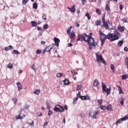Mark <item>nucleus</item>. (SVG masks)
Returning a JSON list of instances; mask_svg holds the SVG:
<instances>
[{
  "instance_id": "nucleus-1",
  "label": "nucleus",
  "mask_w": 128,
  "mask_h": 128,
  "mask_svg": "<svg viewBox=\"0 0 128 128\" xmlns=\"http://www.w3.org/2000/svg\"><path fill=\"white\" fill-rule=\"evenodd\" d=\"M100 38L101 42V46H104V42H106V39L110 40L111 42H114V40H118L120 38V34L118 32H116V33L109 34L107 36L102 33L100 30L99 31Z\"/></svg>"
},
{
  "instance_id": "nucleus-2",
  "label": "nucleus",
  "mask_w": 128,
  "mask_h": 128,
  "mask_svg": "<svg viewBox=\"0 0 128 128\" xmlns=\"http://www.w3.org/2000/svg\"><path fill=\"white\" fill-rule=\"evenodd\" d=\"M86 42H88L89 46L88 48L90 50H92V46H96V44H98V43L96 42H94V38L92 36H86Z\"/></svg>"
},
{
  "instance_id": "nucleus-3",
  "label": "nucleus",
  "mask_w": 128,
  "mask_h": 128,
  "mask_svg": "<svg viewBox=\"0 0 128 128\" xmlns=\"http://www.w3.org/2000/svg\"><path fill=\"white\" fill-rule=\"evenodd\" d=\"M96 59L97 62H101L104 64L105 66H106V60L102 58V56L100 54V52H96Z\"/></svg>"
},
{
  "instance_id": "nucleus-4",
  "label": "nucleus",
  "mask_w": 128,
  "mask_h": 128,
  "mask_svg": "<svg viewBox=\"0 0 128 128\" xmlns=\"http://www.w3.org/2000/svg\"><path fill=\"white\" fill-rule=\"evenodd\" d=\"M102 92L104 93L106 92V96H108V95L110 94V90H111L110 88H106V86L104 82H102Z\"/></svg>"
},
{
  "instance_id": "nucleus-5",
  "label": "nucleus",
  "mask_w": 128,
  "mask_h": 128,
  "mask_svg": "<svg viewBox=\"0 0 128 128\" xmlns=\"http://www.w3.org/2000/svg\"><path fill=\"white\" fill-rule=\"evenodd\" d=\"M54 46V44H52L51 45H49L46 47L42 52V54H44L46 52H50V51L52 50Z\"/></svg>"
},
{
  "instance_id": "nucleus-6",
  "label": "nucleus",
  "mask_w": 128,
  "mask_h": 128,
  "mask_svg": "<svg viewBox=\"0 0 128 128\" xmlns=\"http://www.w3.org/2000/svg\"><path fill=\"white\" fill-rule=\"evenodd\" d=\"M106 14L102 16V22H103V26L105 28L106 30H108V24H110V21H106Z\"/></svg>"
},
{
  "instance_id": "nucleus-7",
  "label": "nucleus",
  "mask_w": 128,
  "mask_h": 128,
  "mask_svg": "<svg viewBox=\"0 0 128 128\" xmlns=\"http://www.w3.org/2000/svg\"><path fill=\"white\" fill-rule=\"evenodd\" d=\"M86 34H84V36L82 34H78V38L76 39V41L80 40V42H86Z\"/></svg>"
},
{
  "instance_id": "nucleus-8",
  "label": "nucleus",
  "mask_w": 128,
  "mask_h": 128,
  "mask_svg": "<svg viewBox=\"0 0 128 128\" xmlns=\"http://www.w3.org/2000/svg\"><path fill=\"white\" fill-rule=\"evenodd\" d=\"M128 120V114H127L126 116H125L123 118H121L118 119L116 122V124L118 126V124H122V122H124V120Z\"/></svg>"
},
{
  "instance_id": "nucleus-9",
  "label": "nucleus",
  "mask_w": 128,
  "mask_h": 128,
  "mask_svg": "<svg viewBox=\"0 0 128 128\" xmlns=\"http://www.w3.org/2000/svg\"><path fill=\"white\" fill-rule=\"evenodd\" d=\"M100 111H94L92 112L89 113L90 116H92V118H96V116H98V114H99Z\"/></svg>"
},
{
  "instance_id": "nucleus-10",
  "label": "nucleus",
  "mask_w": 128,
  "mask_h": 128,
  "mask_svg": "<svg viewBox=\"0 0 128 128\" xmlns=\"http://www.w3.org/2000/svg\"><path fill=\"white\" fill-rule=\"evenodd\" d=\"M68 8L70 12H72V14H74V12H76V6H71V8L68 7Z\"/></svg>"
},
{
  "instance_id": "nucleus-11",
  "label": "nucleus",
  "mask_w": 128,
  "mask_h": 128,
  "mask_svg": "<svg viewBox=\"0 0 128 128\" xmlns=\"http://www.w3.org/2000/svg\"><path fill=\"white\" fill-rule=\"evenodd\" d=\"M16 84L18 88V92H20V90H22V83L18 82L16 83Z\"/></svg>"
},
{
  "instance_id": "nucleus-12",
  "label": "nucleus",
  "mask_w": 128,
  "mask_h": 128,
  "mask_svg": "<svg viewBox=\"0 0 128 128\" xmlns=\"http://www.w3.org/2000/svg\"><path fill=\"white\" fill-rule=\"evenodd\" d=\"M70 40H76V34L74 33V32L70 33Z\"/></svg>"
},
{
  "instance_id": "nucleus-13",
  "label": "nucleus",
  "mask_w": 128,
  "mask_h": 128,
  "mask_svg": "<svg viewBox=\"0 0 128 128\" xmlns=\"http://www.w3.org/2000/svg\"><path fill=\"white\" fill-rule=\"evenodd\" d=\"M80 98L82 100H90V98L88 96V95H86V96H81Z\"/></svg>"
},
{
  "instance_id": "nucleus-14",
  "label": "nucleus",
  "mask_w": 128,
  "mask_h": 128,
  "mask_svg": "<svg viewBox=\"0 0 128 128\" xmlns=\"http://www.w3.org/2000/svg\"><path fill=\"white\" fill-rule=\"evenodd\" d=\"M70 84V80L66 78L64 80H62V82H60V84H66L68 85Z\"/></svg>"
},
{
  "instance_id": "nucleus-15",
  "label": "nucleus",
  "mask_w": 128,
  "mask_h": 128,
  "mask_svg": "<svg viewBox=\"0 0 128 128\" xmlns=\"http://www.w3.org/2000/svg\"><path fill=\"white\" fill-rule=\"evenodd\" d=\"M54 42L56 44V46H60V39H58V38H54Z\"/></svg>"
},
{
  "instance_id": "nucleus-16",
  "label": "nucleus",
  "mask_w": 128,
  "mask_h": 128,
  "mask_svg": "<svg viewBox=\"0 0 128 128\" xmlns=\"http://www.w3.org/2000/svg\"><path fill=\"white\" fill-rule=\"evenodd\" d=\"M20 114H20L16 116V120H22L24 118V116H24H24H20Z\"/></svg>"
},
{
  "instance_id": "nucleus-17",
  "label": "nucleus",
  "mask_w": 128,
  "mask_h": 128,
  "mask_svg": "<svg viewBox=\"0 0 128 128\" xmlns=\"http://www.w3.org/2000/svg\"><path fill=\"white\" fill-rule=\"evenodd\" d=\"M117 88H118V90H119V94H123L124 92H122V87L118 86H116Z\"/></svg>"
},
{
  "instance_id": "nucleus-18",
  "label": "nucleus",
  "mask_w": 128,
  "mask_h": 128,
  "mask_svg": "<svg viewBox=\"0 0 128 128\" xmlns=\"http://www.w3.org/2000/svg\"><path fill=\"white\" fill-rule=\"evenodd\" d=\"M98 86V80H95L93 83V86L95 88Z\"/></svg>"
},
{
  "instance_id": "nucleus-19",
  "label": "nucleus",
  "mask_w": 128,
  "mask_h": 128,
  "mask_svg": "<svg viewBox=\"0 0 128 128\" xmlns=\"http://www.w3.org/2000/svg\"><path fill=\"white\" fill-rule=\"evenodd\" d=\"M122 44H124V39H122V40H120L118 42V48H120V46H122Z\"/></svg>"
},
{
  "instance_id": "nucleus-20",
  "label": "nucleus",
  "mask_w": 128,
  "mask_h": 128,
  "mask_svg": "<svg viewBox=\"0 0 128 128\" xmlns=\"http://www.w3.org/2000/svg\"><path fill=\"white\" fill-rule=\"evenodd\" d=\"M118 30L120 32H124V27L120 26L118 27Z\"/></svg>"
},
{
  "instance_id": "nucleus-21",
  "label": "nucleus",
  "mask_w": 128,
  "mask_h": 128,
  "mask_svg": "<svg viewBox=\"0 0 128 128\" xmlns=\"http://www.w3.org/2000/svg\"><path fill=\"white\" fill-rule=\"evenodd\" d=\"M12 46L10 45L8 46L5 47L4 50L6 52H8L10 50H12Z\"/></svg>"
},
{
  "instance_id": "nucleus-22",
  "label": "nucleus",
  "mask_w": 128,
  "mask_h": 128,
  "mask_svg": "<svg viewBox=\"0 0 128 128\" xmlns=\"http://www.w3.org/2000/svg\"><path fill=\"white\" fill-rule=\"evenodd\" d=\"M106 110H109V112H112V104L108 105L106 108Z\"/></svg>"
},
{
  "instance_id": "nucleus-23",
  "label": "nucleus",
  "mask_w": 128,
  "mask_h": 128,
  "mask_svg": "<svg viewBox=\"0 0 128 128\" xmlns=\"http://www.w3.org/2000/svg\"><path fill=\"white\" fill-rule=\"evenodd\" d=\"M110 68L113 73H114L116 72V69L114 68V66L113 64H110Z\"/></svg>"
},
{
  "instance_id": "nucleus-24",
  "label": "nucleus",
  "mask_w": 128,
  "mask_h": 128,
  "mask_svg": "<svg viewBox=\"0 0 128 128\" xmlns=\"http://www.w3.org/2000/svg\"><path fill=\"white\" fill-rule=\"evenodd\" d=\"M105 10L106 12H110V8L108 4H106Z\"/></svg>"
},
{
  "instance_id": "nucleus-25",
  "label": "nucleus",
  "mask_w": 128,
  "mask_h": 128,
  "mask_svg": "<svg viewBox=\"0 0 128 128\" xmlns=\"http://www.w3.org/2000/svg\"><path fill=\"white\" fill-rule=\"evenodd\" d=\"M100 24H102V22L100 20H97L95 22V24L97 26H100Z\"/></svg>"
},
{
  "instance_id": "nucleus-26",
  "label": "nucleus",
  "mask_w": 128,
  "mask_h": 128,
  "mask_svg": "<svg viewBox=\"0 0 128 128\" xmlns=\"http://www.w3.org/2000/svg\"><path fill=\"white\" fill-rule=\"evenodd\" d=\"M34 10H38V4H36V2H34L33 4V6H32Z\"/></svg>"
},
{
  "instance_id": "nucleus-27",
  "label": "nucleus",
  "mask_w": 128,
  "mask_h": 128,
  "mask_svg": "<svg viewBox=\"0 0 128 128\" xmlns=\"http://www.w3.org/2000/svg\"><path fill=\"white\" fill-rule=\"evenodd\" d=\"M119 100H120V102L121 106H123L124 102V98H120Z\"/></svg>"
},
{
  "instance_id": "nucleus-28",
  "label": "nucleus",
  "mask_w": 128,
  "mask_h": 128,
  "mask_svg": "<svg viewBox=\"0 0 128 128\" xmlns=\"http://www.w3.org/2000/svg\"><path fill=\"white\" fill-rule=\"evenodd\" d=\"M12 102H14V104H16V103L18 102V98H14L12 99Z\"/></svg>"
},
{
  "instance_id": "nucleus-29",
  "label": "nucleus",
  "mask_w": 128,
  "mask_h": 128,
  "mask_svg": "<svg viewBox=\"0 0 128 128\" xmlns=\"http://www.w3.org/2000/svg\"><path fill=\"white\" fill-rule=\"evenodd\" d=\"M54 112H60V108L56 106L54 108Z\"/></svg>"
},
{
  "instance_id": "nucleus-30",
  "label": "nucleus",
  "mask_w": 128,
  "mask_h": 128,
  "mask_svg": "<svg viewBox=\"0 0 128 128\" xmlns=\"http://www.w3.org/2000/svg\"><path fill=\"white\" fill-rule=\"evenodd\" d=\"M60 106V112H64V106Z\"/></svg>"
},
{
  "instance_id": "nucleus-31",
  "label": "nucleus",
  "mask_w": 128,
  "mask_h": 128,
  "mask_svg": "<svg viewBox=\"0 0 128 128\" xmlns=\"http://www.w3.org/2000/svg\"><path fill=\"white\" fill-rule=\"evenodd\" d=\"M86 16L88 18V20H90L92 18V16L88 12L86 13Z\"/></svg>"
},
{
  "instance_id": "nucleus-32",
  "label": "nucleus",
  "mask_w": 128,
  "mask_h": 128,
  "mask_svg": "<svg viewBox=\"0 0 128 128\" xmlns=\"http://www.w3.org/2000/svg\"><path fill=\"white\" fill-rule=\"evenodd\" d=\"M31 24H32V26L33 27L36 26L38 24V23H36V22L34 21L31 22Z\"/></svg>"
},
{
  "instance_id": "nucleus-33",
  "label": "nucleus",
  "mask_w": 128,
  "mask_h": 128,
  "mask_svg": "<svg viewBox=\"0 0 128 128\" xmlns=\"http://www.w3.org/2000/svg\"><path fill=\"white\" fill-rule=\"evenodd\" d=\"M128 78V74H123L122 76V80H126Z\"/></svg>"
},
{
  "instance_id": "nucleus-34",
  "label": "nucleus",
  "mask_w": 128,
  "mask_h": 128,
  "mask_svg": "<svg viewBox=\"0 0 128 128\" xmlns=\"http://www.w3.org/2000/svg\"><path fill=\"white\" fill-rule=\"evenodd\" d=\"M96 14H98L99 16H100L102 14L100 13V9L96 8Z\"/></svg>"
},
{
  "instance_id": "nucleus-35",
  "label": "nucleus",
  "mask_w": 128,
  "mask_h": 128,
  "mask_svg": "<svg viewBox=\"0 0 128 128\" xmlns=\"http://www.w3.org/2000/svg\"><path fill=\"white\" fill-rule=\"evenodd\" d=\"M100 108H101L102 110H106V107L104 106H100Z\"/></svg>"
},
{
  "instance_id": "nucleus-36",
  "label": "nucleus",
  "mask_w": 128,
  "mask_h": 128,
  "mask_svg": "<svg viewBox=\"0 0 128 128\" xmlns=\"http://www.w3.org/2000/svg\"><path fill=\"white\" fill-rule=\"evenodd\" d=\"M82 86L81 85L78 86H76V90H82Z\"/></svg>"
},
{
  "instance_id": "nucleus-37",
  "label": "nucleus",
  "mask_w": 128,
  "mask_h": 128,
  "mask_svg": "<svg viewBox=\"0 0 128 128\" xmlns=\"http://www.w3.org/2000/svg\"><path fill=\"white\" fill-rule=\"evenodd\" d=\"M78 100V97H76L74 99V100H73L74 104H76V101Z\"/></svg>"
},
{
  "instance_id": "nucleus-38",
  "label": "nucleus",
  "mask_w": 128,
  "mask_h": 128,
  "mask_svg": "<svg viewBox=\"0 0 128 128\" xmlns=\"http://www.w3.org/2000/svg\"><path fill=\"white\" fill-rule=\"evenodd\" d=\"M64 76V74L62 73H58L56 74L57 78H60V76Z\"/></svg>"
},
{
  "instance_id": "nucleus-39",
  "label": "nucleus",
  "mask_w": 128,
  "mask_h": 128,
  "mask_svg": "<svg viewBox=\"0 0 128 128\" xmlns=\"http://www.w3.org/2000/svg\"><path fill=\"white\" fill-rule=\"evenodd\" d=\"M40 91L39 90H36L34 92V94H40Z\"/></svg>"
},
{
  "instance_id": "nucleus-40",
  "label": "nucleus",
  "mask_w": 128,
  "mask_h": 128,
  "mask_svg": "<svg viewBox=\"0 0 128 128\" xmlns=\"http://www.w3.org/2000/svg\"><path fill=\"white\" fill-rule=\"evenodd\" d=\"M31 68H32V70H35L36 71V66H34V64H33L32 66H31Z\"/></svg>"
},
{
  "instance_id": "nucleus-41",
  "label": "nucleus",
  "mask_w": 128,
  "mask_h": 128,
  "mask_svg": "<svg viewBox=\"0 0 128 128\" xmlns=\"http://www.w3.org/2000/svg\"><path fill=\"white\" fill-rule=\"evenodd\" d=\"M8 68H10V70H12V68H13L12 64L10 63L8 64Z\"/></svg>"
},
{
  "instance_id": "nucleus-42",
  "label": "nucleus",
  "mask_w": 128,
  "mask_h": 128,
  "mask_svg": "<svg viewBox=\"0 0 128 128\" xmlns=\"http://www.w3.org/2000/svg\"><path fill=\"white\" fill-rule=\"evenodd\" d=\"M29 0H22V4H26L27 2H28Z\"/></svg>"
},
{
  "instance_id": "nucleus-43",
  "label": "nucleus",
  "mask_w": 128,
  "mask_h": 128,
  "mask_svg": "<svg viewBox=\"0 0 128 128\" xmlns=\"http://www.w3.org/2000/svg\"><path fill=\"white\" fill-rule=\"evenodd\" d=\"M36 53L37 54H42V50H37L36 51Z\"/></svg>"
},
{
  "instance_id": "nucleus-44",
  "label": "nucleus",
  "mask_w": 128,
  "mask_h": 128,
  "mask_svg": "<svg viewBox=\"0 0 128 128\" xmlns=\"http://www.w3.org/2000/svg\"><path fill=\"white\" fill-rule=\"evenodd\" d=\"M28 124L31 126H34V121H32V123L28 122Z\"/></svg>"
},
{
  "instance_id": "nucleus-45",
  "label": "nucleus",
  "mask_w": 128,
  "mask_h": 128,
  "mask_svg": "<svg viewBox=\"0 0 128 128\" xmlns=\"http://www.w3.org/2000/svg\"><path fill=\"white\" fill-rule=\"evenodd\" d=\"M44 30H47V28H48V24H45L44 26Z\"/></svg>"
},
{
  "instance_id": "nucleus-46",
  "label": "nucleus",
  "mask_w": 128,
  "mask_h": 128,
  "mask_svg": "<svg viewBox=\"0 0 128 128\" xmlns=\"http://www.w3.org/2000/svg\"><path fill=\"white\" fill-rule=\"evenodd\" d=\"M46 104L47 106V109H48V110H50V104H48V102H47Z\"/></svg>"
},
{
  "instance_id": "nucleus-47",
  "label": "nucleus",
  "mask_w": 128,
  "mask_h": 128,
  "mask_svg": "<svg viewBox=\"0 0 128 128\" xmlns=\"http://www.w3.org/2000/svg\"><path fill=\"white\" fill-rule=\"evenodd\" d=\"M75 26H76V28H78L80 26V24H78V21L75 22Z\"/></svg>"
},
{
  "instance_id": "nucleus-48",
  "label": "nucleus",
  "mask_w": 128,
  "mask_h": 128,
  "mask_svg": "<svg viewBox=\"0 0 128 128\" xmlns=\"http://www.w3.org/2000/svg\"><path fill=\"white\" fill-rule=\"evenodd\" d=\"M98 104H102V100H98Z\"/></svg>"
},
{
  "instance_id": "nucleus-49",
  "label": "nucleus",
  "mask_w": 128,
  "mask_h": 128,
  "mask_svg": "<svg viewBox=\"0 0 128 128\" xmlns=\"http://www.w3.org/2000/svg\"><path fill=\"white\" fill-rule=\"evenodd\" d=\"M14 52L15 54H20V52H18V50H14Z\"/></svg>"
},
{
  "instance_id": "nucleus-50",
  "label": "nucleus",
  "mask_w": 128,
  "mask_h": 128,
  "mask_svg": "<svg viewBox=\"0 0 128 128\" xmlns=\"http://www.w3.org/2000/svg\"><path fill=\"white\" fill-rule=\"evenodd\" d=\"M42 18L43 20H46V14H44L43 16H42Z\"/></svg>"
},
{
  "instance_id": "nucleus-51",
  "label": "nucleus",
  "mask_w": 128,
  "mask_h": 128,
  "mask_svg": "<svg viewBox=\"0 0 128 128\" xmlns=\"http://www.w3.org/2000/svg\"><path fill=\"white\" fill-rule=\"evenodd\" d=\"M72 28V26H70V28H69L68 30H67V34H70V30Z\"/></svg>"
},
{
  "instance_id": "nucleus-52",
  "label": "nucleus",
  "mask_w": 128,
  "mask_h": 128,
  "mask_svg": "<svg viewBox=\"0 0 128 128\" xmlns=\"http://www.w3.org/2000/svg\"><path fill=\"white\" fill-rule=\"evenodd\" d=\"M51 114H52V111L49 110L48 112V116H51Z\"/></svg>"
},
{
  "instance_id": "nucleus-53",
  "label": "nucleus",
  "mask_w": 128,
  "mask_h": 128,
  "mask_svg": "<svg viewBox=\"0 0 128 128\" xmlns=\"http://www.w3.org/2000/svg\"><path fill=\"white\" fill-rule=\"evenodd\" d=\"M77 96H78V98H80V92H78V94H77Z\"/></svg>"
},
{
  "instance_id": "nucleus-54",
  "label": "nucleus",
  "mask_w": 128,
  "mask_h": 128,
  "mask_svg": "<svg viewBox=\"0 0 128 128\" xmlns=\"http://www.w3.org/2000/svg\"><path fill=\"white\" fill-rule=\"evenodd\" d=\"M120 10H122V9L124 8V6L122 5H120Z\"/></svg>"
},
{
  "instance_id": "nucleus-55",
  "label": "nucleus",
  "mask_w": 128,
  "mask_h": 128,
  "mask_svg": "<svg viewBox=\"0 0 128 128\" xmlns=\"http://www.w3.org/2000/svg\"><path fill=\"white\" fill-rule=\"evenodd\" d=\"M40 44H46V42H45V41H44V40H42V41L40 42Z\"/></svg>"
},
{
  "instance_id": "nucleus-56",
  "label": "nucleus",
  "mask_w": 128,
  "mask_h": 128,
  "mask_svg": "<svg viewBox=\"0 0 128 128\" xmlns=\"http://www.w3.org/2000/svg\"><path fill=\"white\" fill-rule=\"evenodd\" d=\"M37 30H42V27H40V26H38Z\"/></svg>"
},
{
  "instance_id": "nucleus-57",
  "label": "nucleus",
  "mask_w": 128,
  "mask_h": 128,
  "mask_svg": "<svg viewBox=\"0 0 128 128\" xmlns=\"http://www.w3.org/2000/svg\"><path fill=\"white\" fill-rule=\"evenodd\" d=\"M124 52H128V47H124Z\"/></svg>"
},
{
  "instance_id": "nucleus-58",
  "label": "nucleus",
  "mask_w": 128,
  "mask_h": 128,
  "mask_svg": "<svg viewBox=\"0 0 128 128\" xmlns=\"http://www.w3.org/2000/svg\"><path fill=\"white\" fill-rule=\"evenodd\" d=\"M48 122H45L44 124V126H48Z\"/></svg>"
},
{
  "instance_id": "nucleus-59",
  "label": "nucleus",
  "mask_w": 128,
  "mask_h": 128,
  "mask_svg": "<svg viewBox=\"0 0 128 128\" xmlns=\"http://www.w3.org/2000/svg\"><path fill=\"white\" fill-rule=\"evenodd\" d=\"M123 22H128V20H126V18H124L123 19Z\"/></svg>"
},
{
  "instance_id": "nucleus-60",
  "label": "nucleus",
  "mask_w": 128,
  "mask_h": 128,
  "mask_svg": "<svg viewBox=\"0 0 128 128\" xmlns=\"http://www.w3.org/2000/svg\"><path fill=\"white\" fill-rule=\"evenodd\" d=\"M82 2V5L84 6V2H86V0H81Z\"/></svg>"
},
{
  "instance_id": "nucleus-61",
  "label": "nucleus",
  "mask_w": 128,
  "mask_h": 128,
  "mask_svg": "<svg viewBox=\"0 0 128 128\" xmlns=\"http://www.w3.org/2000/svg\"><path fill=\"white\" fill-rule=\"evenodd\" d=\"M98 4H102V0H98Z\"/></svg>"
},
{
  "instance_id": "nucleus-62",
  "label": "nucleus",
  "mask_w": 128,
  "mask_h": 128,
  "mask_svg": "<svg viewBox=\"0 0 128 128\" xmlns=\"http://www.w3.org/2000/svg\"><path fill=\"white\" fill-rule=\"evenodd\" d=\"M64 108L65 110H68V106L65 105L64 106Z\"/></svg>"
},
{
  "instance_id": "nucleus-63",
  "label": "nucleus",
  "mask_w": 128,
  "mask_h": 128,
  "mask_svg": "<svg viewBox=\"0 0 128 128\" xmlns=\"http://www.w3.org/2000/svg\"><path fill=\"white\" fill-rule=\"evenodd\" d=\"M74 46V44H72V43H69L68 44V46Z\"/></svg>"
},
{
  "instance_id": "nucleus-64",
  "label": "nucleus",
  "mask_w": 128,
  "mask_h": 128,
  "mask_svg": "<svg viewBox=\"0 0 128 128\" xmlns=\"http://www.w3.org/2000/svg\"><path fill=\"white\" fill-rule=\"evenodd\" d=\"M18 72L19 74H22V70H18Z\"/></svg>"
}]
</instances>
